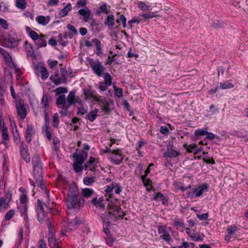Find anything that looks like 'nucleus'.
<instances>
[{
  "label": "nucleus",
  "instance_id": "nucleus-1",
  "mask_svg": "<svg viewBox=\"0 0 248 248\" xmlns=\"http://www.w3.org/2000/svg\"><path fill=\"white\" fill-rule=\"evenodd\" d=\"M118 202L116 200L109 201L108 200V213H106L104 217H102L104 222L103 228L105 232L107 234L108 232L109 223L108 221V219L107 218V217L112 216L115 218H121L124 217V213L122 209L118 205Z\"/></svg>",
  "mask_w": 248,
  "mask_h": 248
},
{
  "label": "nucleus",
  "instance_id": "nucleus-2",
  "mask_svg": "<svg viewBox=\"0 0 248 248\" xmlns=\"http://www.w3.org/2000/svg\"><path fill=\"white\" fill-rule=\"evenodd\" d=\"M84 200L81 197L78 198L76 187H70L66 200V205L68 209H79L84 206Z\"/></svg>",
  "mask_w": 248,
  "mask_h": 248
},
{
  "label": "nucleus",
  "instance_id": "nucleus-3",
  "mask_svg": "<svg viewBox=\"0 0 248 248\" xmlns=\"http://www.w3.org/2000/svg\"><path fill=\"white\" fill-rule=\"evenodd\" d=\"M32 162L34 166L33 175L35 179L39 181L42 180V164L38 155H34L32 157Z\"/></svg>",
  "mask_w": 248,
  "mask_h": 248
},
{
  "label": "nucleus",
  "instance_id": "nucleus-4",
  "mask_svg": "<svg viewBox=\"0 0 248 248\" xmlns=\"http://www.w3.org/2000/svg\"><path fill=\"white\" fill-rule=\"evenodd\" d=\"M56 103L57 107L61 109L59 113L63 116L67 115L69 107L65 96L63 94L59 96L56 99Z\"/></svg>",
  "mask_w": 248,
  "mask_h": 248
},
{
  "label": "nucleus",
  "instance_id": "nucleus-5",
  "mask_svg": "<svg viewBox=\"0 0 248 248\" xmlns=\"http://www.w3.org/2000/svg\"><path fill=\"white\" fill-rule=\"evenodd\" d=\"M89 63L93 71L98 77H102L105 73V68L98 60H92L90 61Z\"/></svg>",
  "mask_w": 248,
  "mask_h": 248
},
{
  "label": "nucleus",
  "instance_id": "nucleus-6",
  "mask_svg": "<svg viewBox=\"0 0 248 248\" xmlns=\"http://www.w3.org/2000/svg\"><path fill=\"white\" fill-rule=\"evenodd\" d=\"M83 222L82 218L76 217L71 220L65 221L63 224V227L66 232H70L74 230L81 223Z\"/></svg>",
  "mask_w": 248,
  "mask_h": 248
},
{
  "label": "nucleus",
  "instance_id": "nucleus-7",
  "mask_svg": "<svg viewBox=\"0 0 248 248\" xmlns=\"http://www.w3.org/2000/svg\"><path fill=\"white\" fill-rule=\"evenodd\" d=\"M18 43V40L16 39V34L15 33L11 32L10 34L2 40L1 44L5 47L11 48L16 46Z\"/></svg>",
  "mask_w": 248,
  "mask_h": 248
},
{
  "label": "nucleus",
  "instance_id": "nucleus-8",
  "mask_svg": "<svg viewBox=\"0 0 248 248\" xmlns=\"http://www.w3.org/2000/svg\"><path fill=\"white\" fill-rule=\"evenodd\" d=\"M78 14L80 16V18L85 22L90 23L93 21V15L88 7L80 9L78 11Z\"/></svg>",
  "mask_w": 248,
  "mask_h": 248
},
{
  "label": "nucleus",
  "instance_id": "nucleus-9",
  "mask_svg": "<svg viewBox=\"0 0 248 248\" xmlns=\"http://www.w3.org/2000/svg\"><path fill=\"white\" fill-rule=\"evenodd\" d=\"M124 157L121 150L117 149L116 150H113V152L110 155L109 158H110L111 161L115 164L119 165L123 161Z\"/></svg>",
  "mask_w": 248,
  "mask_h": 248
},
{
  "label": "nucleus",
  "instance_id": "nucleus-10",
  "mask_svg": "<svg viewBox=\"0 0 248 248\" xmlns=\"http://www.w3.org/2000/svg\"><path fill=\"white\" fill-rule=\"evenodd\" d=\"M46 224L47 225L50 236L48 237V242L50 247H55V245L57 243H59L60 241L59 240H57L55 238L53 237V234L52 232V230L51 227V221L49 218H47L46 220Z\"/></svg>",
  "mask_w": 248,
  "mask_h": 248
},
{
  "label": "nucleus",
  "instance_id": "nucleus-11",
  "mask_svg": "<svg viewBox=\"0 0 248 248\" xmlns=\"http://www.w3.org/2000/svg\"><path fill=\"white\" fill-rule=\"evenodd\" d=\"M17 113L19 117L21 119H24L26 115V110L25 108L23 101L21 99L19 100L16 103Z\"/></svg>",
  "mask_w": 248,
  "mask_h": 248
},
{
  "label": "nucleus",
  "instance_id": "nucleus-12",
  "mask_svg": "<svg viewBox=\"0 0 248 248\" xmlns=\"http://www.w3.org/2000/svg\"><path fill=\"white\" fill-rule=\"evenodd\" d=\"M208 186L207 184H204L199 186L193 190L192 196L199 197L201 196L204 192L208 191Z\"/></svg>",
  "mask_w": 248,
  "mask_h": 248
},
{
  "label": "nucleus",
  "instance_id": "nucleus-13",
  "mask_svg": "<svg viewBox=\"0 0 248 248\" xmlns=\"http://www.w3.org/2000/svg\"><path fill=\"white\" fill-rule=\"evenodd\" d=\"M20 147V153L23 159L26 163H29L30 161V157L27 146L23 142H22Z\"/></svg>",
  "mask_w": 248,
  "mask_h": 248
},
{
  "label": "nucleus",
  "instance_id": "nucleus-14",
  "mask_svg": "<svg viewBox=\"0 0 248 248\" xmlns=\"http://www.w3.org/2000/svg\"><path fill=\"white\" fill-rule=\"evenodd\" d=\"M75 95H76V91H72L68 94V95L67 97L66 101H67V104H68L69 108L71 105L78 102V98L76 97Z\"/></svg>",
  "mask_w": 248,
  "mask_h": 248
},
{
  "label": "nucleus",
  "instance_id": "nucleus-15",
  "mask_svg": "<svg viewBox=\"0 0 248 248\" xmlns=\"http://www.w3.org/2000/svg\"><path fill=\"white\" fill-rule=\"evenodd\" d=\"M98 160L95 158L91 157L89 160L85 164V168L92 171H93L95 167H96Z\"/></svg>",
  "mask_w": 248,
  "mask_h": 248
},
{
  "label": "nucleus",
  "instance_id": "nucleus-16",
  "mask_svg": "<svg viewBox=\"0 0 248 248\" xmlns=\"http://www.w3.org/2000/svg\"><path fill=\"white\" fill-rule=\"evenodd\" d=\"M50 79L56 85H59L62 83L65 84L67 83V79H64L62 77L61 78L59 77L58 74L51 75L50 77Z\"/></svg>",
  "mask_w": 248,
  "mask_h": 248
},
{
  "label": "nucleus",
  "instance_id": "nucleus-17",
  "mask_svg": "<svg viewBox=\"0 0 248 248\" xmlns=\"http://www.w3.org/2000/svg\"><path fill=\"white\" fill-rule=\"evenodd\" d=\"M34 134L33 126L32 124H28L26 133L25 138L28 142H30L31 140V136Z\"/></svg>",
  "mask_w": 248,
  "mask_h": 248
},
{
  "label": "nucleus",
  "instance_id": "nucleus-18",
  "mask_svg": "<svg viewBox=\"0 0 248 248\" xmlns=\"http://www.w3.org/2000/svg\"><path fill=\"white\" fill-rule=\"evenodd\" d=\"M46 37L45 35H41L34 41L35 44L38 47H45L46 46Z\"/></svg>",
  "mask_w": 248,
  "mask_h": 248
},
{
  "label": "nucleus",
  "instance_id": "nucleus-19",
  "mask_svg": "<svg viewBox=\"0 0 248 248\" xmlns=\"http://www.w3.org/2000/svg\"><path fill=\"white\" fill-rule=\"evenodd\" d=\"M93 43L95 44L96 48V54L98 56L102 54L103 53L102 47H101V41L97 38H94L92 40Z\"/></svg>",
  "mask_w": 248,
  "mask_h": 248
},
{
  "label": "nucleus",
  "instance_id": "nucleus-20",
  "mask_svg": "<svg viewBox=\"0 0 248 248\" xmlns=\"http://www.w3.org/2000/svg\"><path fill=\"white\" fill-rule=\"evenodd\" d=\"M26 30L28 34L34 41L37 40V39H38V37L40 36H39V35L36 32L33 30H31V28L29 27H27L26 28Z\"/></svg>",
  "mask_w": 248,
  "mask_h": 248
},
{
  "label": "nucleus",
  "instance_id": "nucleus-21",
  "mask_svg": "<svg viewBox=\"0 0 248 248\" xmlns=\"http://www.w3.org/2000/svg\"><path fill=\"white\" fill-rule=\"evenodd\" d=\"M36 21L40 24L46 25L49 22L50 18L48 16L45 17L43 16H40L36 17Z\"/></svg>",
  "mask_w": 248,
  "mask_h": 248
},
{
  "label": "nucleus",
  "instance_id": "nucleus-22",
  "mask_svg": "<svg viewBox=\"0 0 248 248\" xmlns=\"http://www.w3.org/2000/svg\"><path fill=\"white\" fill-rule=\"evenodd\" d=\"M108 13V8L107 4L105 2L100 3L97 11V13L100 14L102 13L107 14Z\"/></svg>",
  "mask_w": 248,
  "mask_h": 248
},
{
  "label": "nucleus",
  "instance_id": "nucleus-23",
  "mask_svg": "<svg viewBox=\"0 0 248 248\" xmlns=\"http://www.w3.org/2000/svg\"><path fill=\"white\" fill-rule=\"evenodd\" d=\"M18 210L19 211L21 215L23 217L24 220L28 219V216L27 215V207L26 204H20L18 207Z\"/></svg>",
  "mask_w": 248,
  "mask_h": 248
},
{
  "label": "nucleus",
  "instance_id": "nucleus-24",
  "mask_svg": "<svg viewBox=\"0 0 248 248\" xmlns=\"http://www.w3.org/2000/svg\"><path fill=\"white\" fill-rule=\"evenodd\" d=\"M99 105L101 106L102 110L105 112L108 113L110 111L109 104L106 99L101 101Z\"/></svg>",
  "mask_w": 248,
  "mask_h": 248
},
{
  "label": "nucleus",
  "instance_id": "nucleus-25",
  "mask_svg": "<svg viewBox=\"0 0 248 248\" xmlns=\"http://www.w3.org/2000/svg\"><path fill=\"white\" fill-rule=\"evenodd\" d=\"M98 112V109H94L93 111L90 112L88 115H86V119L91 122H93L96 119Z\"/></svg>",
  "mask_w": 248,
  "mask_h": 248
},
{
  "label": "nucleus",
  "instance_id": "nucleus-26",
  "mask_svg": "<svg viewBox=\"0 0 248 248\" xmlns=\"http://www.w3.org/2000/svg\"><path fill=\"white\" fill-rule=\"evenodd\" d=\"M179 153L176 151L172 149H168L167 151L164 153V156H168L169 157H175L178 155Z\"/></svg>",
  "mask_w": 248,
  "mask_h": 248
},
{
  "label": "nucleus",
  "instance_id": "nucleus-27",
  "mask_svg": "<svg viewBox=\"0 0 248 248\" xmlns=\"http://www.w3.org/2000/svg\"><path fill=\"white\" fill-rule=\"evenodd\" d=\"M0 53L3 56L7 62L10 63L12 59L9 54L4 49L0 47Z\"/></svg>",
  "mask_w": 248,
  "mask_h": 248
},
{
  "label": "nucleus",
  "instance_id": "nucleus-28",
  "mask_svg": "<svg viewBox=\"0 0 248 248\" xmlns=\"http://www.w3.org/2000/svg\"><path fill=\"white\" fill-rule=\"evenodd\" d=\"M71 4L70 3H68L67 4L66 6L60 12L59 15L62 17H64L67 15L68 12L71 11Z\"/></svg>",
  "mask_w": 248,
  "mask_h": 248
},
{
  "label": "nucleus",
  "instance_id": "nucleus-29",
  "mask_svg": "<svg viewBox=\"0 0 248 248\" xmlns=\"http://www.w3.org/2000/svg\"><path fill=\"white\" fill-rule=\"evenodd\" d=\"M10 202V199L8 197L1 198L0 199V206L4 208H6Z\"/></svg>",
  "mask_w": 248,
  "mask_h": 248
},
{
  "label": "nucleus",
  "instance_id": "nucleus-30",
  "mask_svg": "<svg viewBox=\"0 0 248 248\" xmlns=\"http://www.w3.org/2000/svg\"><path fill=\"white\" fill-rule=\"evenodd\" d=\"M153 199L155 200H160L163 204H165L168 202V200L165 196L160 192L157 193L153 198Z\"/></svg>",
  "mask_w": 248,
  "mask_h": 248
},
{
  "label": "nucleus",
  "instance_id": "nucleus-31",
  "mask_svg": "<svg viewBox=\"0 0 248 248\" xmlns=\"http://www.w3.org/2000/svg\"><path fill=\"white\" fill-rule=\"evenodd\" d=\"M94 191L92 188H85L82 189V194L86 198H89L91 197Z\"/></svg>",
  "mask_w": 248,
  "mask_h": 248
},
{
  "label": "nucleus",
  "instance_id": "nucleus-32",
  "mask_svg": "<svg viewBox=\"0 0 248 248\" xmlns=\"http://www.w3.org/2000/svg\"><path fill=\"white\" fill-rule=\"evenodd\" d=\"M234 87V85L228 82V81H224L221 82L219 85V88L222 90H226L228 89L232 88Z\"/></svg>",
  "mask_w": 248,
  "mask_h": 248
},
{
  "label": "nucleus",
  "instance_id": "nucleus-33",
  "mask_svg": "<svg viewBox=\"0 0 248 248\" xmlns=\"http://www.w3.org/2000/svg\"><path fill=\"white\" fill-rule=\"evenodd\" d=\"M95 177L93 176L92 177H85L83 179V183L87 186L92 185L95 181Z\"/></svg>",
  "mask_w": 248,
  "mask_h": 248
},
{
  "label": "nucleus",
  "instance_id": "nucleus-34",
  "mask_svg": "<svg viewBox=\"0 0 248 248\" xmlns=\"http://www.w3.org/2000/svg\"><path fill=\"white\" fill-rule=\"evenodd\" d=\"M38 219L39 222H43L46 218V214L44 211V209H41V210H38Z\"/></svg>",
  "mask_w": 248,
  "mask_h": 248
},
{
  "label": "nucleus",
  "instance_id": "nucleus-35",
  "mask_svg": "<svg viewBox=\"0 0 248 248\" xmlns=\"http://www.w3.org/2000/svg\"><path fill=\"white\" fill-rule=\"evenodd\" d=\"M114 18L112 15H109L108 16L106 20L104 22L106 25L113 26L114 25Z\"/></svg>",
  "mask_w": 248,
  "mask_h": 248
},
{
  "label": "nucleus",
  "instance_id": "nucleus-36",
  "mask_svg": "<svg viewBox=\"0 0 248 248\" xmlns=\"http://www.w3.org/2000/svg\"><path fill=\"white\" fill-rule=\"evenodd\" d=\"M105 83L108 86H110L112 84V78L108 73H104Z\"/></svg>",
  "mask_w": 248,
  "mask_h": 248
},
{
  "label": "nucleus",
  "instance_id": "nucleus-37",
  "mask_svg": "<svg viewBox=\"0 0 248 248\" xmlns=\"http://www.w3.org/2000/svg\"><path fill=\"white\" fill-rule=\"evenodd\" d=\"M94 92L89 90L84 91V95L86 99L93 98L94 97Z\"/></svg>",
  "mask_w": 248,
  "mask_h": 248
},
{
  "label": "nucleus",
  "instance_id": "nucleus-38",
  "mask_svg": "<svg viewBox=\"0 0 248 248\" xmlns=\"http://www.w3.org/2000/svg\"><path fill=\"white\" fill-rule=\"evenodd\" d=\"M42 131L48 140H50L52 135L48 130V126L46 124L44 125L42 128Z\"/></svg>",
  "mask_w": 248,
  "mask_h": 248
},
{
  "label": "nucleus",
  "instance_id": "nucleus-39",
  "mask_svg": "<svg viewBox=\"0 0 248 248\" xmlns=\"http://www.w3.org/2000/svg\"><path fill=\"white\" fill-rule=\"evenodd\" d=\"M56 95H59L62 93H66L68 92V90L66 88L64 87H59L56 88L54 91Z\"/></svg>",
  "mask_w": 248,
  "mask_h": 248
},
{
  "label": "nucleus",
  "instance_id": "nucleus-40",
  "mask_svg": "<svg viewBox=\"0 0 248 248\" xmlns=\"http://www.w3.org/2000/svg\"><path fill=\"white\" fill-rule=\"evenodd\" d=\"M41 105L42 107L45 109H46V108H48V99H47V97L46 95H44L43 96L42 100H41Z\"/></svg>",
  "mask_w": 248,
  "mask_h": 248
},
{
  "label": "nucleus",
  "instance_id": "nucleus-41",
  "mask_svg": "<svg viewBox=\"0 0 248 248\" xmlns=\"http://www.w3.org/2000/svg\"><path fill=\"white\" fill-rule=\"evenodd\" d=\"M116 186V183L113 182L110 185L106 186L105 191L107 193H110L113 191V190L114 188H115Z\"/></svg>",
  "mask_w": 248,
  "mask_h": 248
},
{
  "label": "nucleus",
  "instance_id": "nucleus-42",
  "mask_svg": "<svg viewBox=\"0 0 248 248\" xmlns=\"http://www.w3.org/2000/svg\"><path fill=\"white\" fill-rule=\"evenodd\" d=\"M146 175L141 176L142 181L145 186L150 187L152 185V181L148 178H146Z\"/></svg>",
  "mask_w": 248,
  "mask_h": 248
},
{
  "label": "nucleus",
  "instance_id": "nucleus-43",
  "mask_svg": "<svg viewBox=\"0 0 248 248\" xmlns=\"http://www.w3.org/2000/svg\"><path fill=\"white\" fill-rule=\"evenodd\" d=\"M26 2L24 0H17L16 1V6L20 9H24L26 8Z\"/></svg>",
  "mask_w": 248,
  "mask_h": 248
},
{
  "label": "nucleus",
  "instance_id": "nucleus-44",
  "mask_svg": "<svg viewBox=\"0 0 248 248\" xmlns=\"http://www.w3.org/2000/svg\"><path fill=\"white\" fill-rule=\"evenodd\" d=\"M140 16H141L145 19H148L153 17H156L157 16L156 15L155 13L153 12L151 13L143 14L141 15Z\"/></svg>",
  "mask_w": 248,
  "mask_h": 248
},
{
  "label": "nucleus",
  "instance_id": "nucleus-45",
  "mask_svg": "<svg viewBox=\"0 0 248 248\" xmlns=\"http://www.w3.org/2000/svg\"><path fill=\"white\" fill-rule=\"evenodd\" d=\"M196 147H197V145L195 143L190 144L188 145L185 146L187 151L188 153H193Z\"/></svg>",
  "mask_w": 248,
  "mask_h": 248
},
{
  "label": "nucleus",
  "instance_id": "nucleus-46",
  "mask_svg": "<svg viewBox=\"0 0 248 248\" xmlns=\"http://www.w3.org/2000/svg\"><path fill=\"white\" fill-rule=\"evenodd\" d=\"M59 123V115L56 113L53 116L52 125L54 127H58Z\"/></svg>",
  "mask_w": 248,
  "mask_h": 248
},
{
  "label": "nucleus",
  "instance_id": "nucleus-47",
  "mask_svg": "<svg viewBox=\"0 0 248 248\" xmlns=\"http://www.w3.org/2000/svg\"><path fill=\"white\" fill-rule=\"evenodd\" d=\"M207 133V131L205 129H198L195 130V135L196 136H206Z\"/></svg>",
  "mask_w": 248,
  "mask_h": 248
},
{
  "label": "nucleus",
  "instance_id": "nucleus-48",
  "mask_svg": "<svg viewBox=\"0 0 248 248\" xmlns=\"http://www.w3.org/2000/svg\"><path fill=\"white\" fill-rule=\"evenodd\" d=\"M236 227L234 226H230L227 229V232L228 233V234L229 236H232V235L234 234L235 232L237 231Z\"/></svg>",
  "mask_w": 248,
  "mask_h": 248
},
{
  "label": "nucleus",
  "instance_id": "nucleus-49",
  "mask_svg": "<svg viewBox=\"0 0 248 248\" xmlns=\"http://www.w3.org/2000/svg\"><path fill=\"white\" fill-rule=\"evenodd\" d=\"M41 72L42 74V78L43 79H46L48 78L49 73L46 68L44 67H41Z\"/></svg>",
  "mask_w": 248,
  "mask_h": 248
},
{
  "label": "nucleus",
  "instance_id": "nucleus-50",
  "mask_svg": "<svg viewBox=\"0 0 248 248\" xmlns=\"http://www.w3.org/2000/svg\"><path fill=\"white\" fill-rule=\"evenodd\" d=\"M225 25L226 24L223 21H217L216 22H214L213 27L217 29L218 28H224Z\"/></svg>",
  "mask_w": 248,
  "mask_h": 248
},
{
  "label": "nucleus",
  "instance_id": "nucleus-51",
  "mask_svg": "<svg viewBox=\"0 0 248 248\" xmlns=\"http://www.w3.org/2000/svg\"><path fill=\"white\" fill-rule=\"evenodd\" d=\"M2 138L4 140H7L9 139V135L8 134L7 128L5 127H2L1 128Z\"/></svg>",
  "mask_w": 248,
  "mask_h": 248
},
{
  "label": "nucleus",
  "instance_id": "nucleus-52",
  "mask_svg": "<svg viewBox=\"0 0 248 248\" xmlns=\"http://www.w3.org/2000/svg\"><path fill=\"white\" fill-rule=\"evenodd\" d=\"M74 169L77 172H80L83 170L82 164L74 162Z\"/></svg>",
  "mask_w": 248,
  "mask_h": 248
},
{
  "label": "nucleus",
  "instance_id": "nucleus-53",
  "mask_svg": "<svg viewBox=\"0 0 248 248\" xmlns=\"http://www.w3.org/2000/svg\"><path fill=\"white\" fill-rule=\"evenodd\" d=\"M160 237L164 241L167 242L169 244H170V242L171 241V238L169 232L164 235H161Z\"/></svg>",
  "mask_w": 248,
  "mask_h": 248
},
{
  "label": "nucleus",
  "instance_id": "nucleus-54",
  "mask_svg": "<svg viewBox=\"0 0 248 248\" xmlns=\"http://www.w3.org/2000/svg\"><path fill=\"white\" fill-rule=\"evenodd\" d=\"M138 6L142 10V11H147L149 9V6L146 5L144 2H139L138 3Z\"/></svg>",
  "mask_w": 248,
  "mask_h": 248
},
{
  "label": "nucleus",
  "instance_id": "nucleus-55",
  "mask_svg": "<svg viewBox=\"0 0 248 248\" xmlns=\"http://www.w3.org/2000/svg\"><path fill=\"white\" fill-rule=\"evenodd\" d=\"M173 223L175 226H179L182 228L185 227V225L183 221L180 220L178 219L175 218L173 220Z\"/></svg>",
  "mask_w": 248,
  "mask_h": 248
},
{
  "label": "nucleus",
  "instance_id": "nucleus-56",
  "mask_svg": "<svg viewBox=\"0 0 248 248\" xmlns=\"http://www.w3.org/2000/svg\"><path fill=\"white\" fill-rule=\"evenodd\" d=\"M84 162V158L81 155H76V161L75 163L83 164Z\"/></svg>",
  "mask_w": 248,
  "mask_h": 248
},
{
  "label": "nucleus",
  "instance_id": "nucleus-57",
  "mask_svg": "<svg viewBox=\"0 0 248 248\" xmlns=\"http://www.w3.org/2000/svg\"><path fill=\"white\" fill-rule=\"evenodd\" d=\"M158 232L159 234H161V235H164L169 232L167 231L166 227L162 226L158 227Z\"/></svg>",
  "mask_w": 248,
  "mask_h": 248
},
{
  "label": "nucleus",
  "instance_id": "nucleus-58",
  "mask_svg": "<svg viewBox=\"0 0 248 248\" xmlns=\"http://www.w3.org/2000/svg\"><path fill=\"white\" fill-rule=\"evenodd\" d=\"M87 0H79L78 1L76 7L78 9L80 7H86Z\"/></svg>",
  "mask_w": 248,
  "mask_h": 248
},
{
  "label": "nucleus",
  "instance_id": "nucleus-59",
  "mask_svg": "<svg viewBox=\"0 0 248 248\" xmlns=\"http://www.w3.org/2000/svg\"><path fill=\"white\" fill-rule=\"evenodd\" d=\"M108 87V86L103 82H99L98 83V89L102 92L105 91Z\"/></svg>",
  "mask_w": 248,
  "mask_h": 248
},
{
  "label": "nucleus",
  "instance_id": "nucleus-60",
  "mask_svg": "<svg viewBox=\"0 0 248 248\" xmlns=\"http://www.w3.org/2000/svg\"><path fill=\"white\" fill-rule=\"evenodd\" d=\"M0 25L1 27L5 30L8 29V24L7 23V21L1 18H0Z\"/></svg>",
  "mask_w": 248,
  "mask_h": 248
},
{
  "label": "nucleus",
  "instance_id": "nucleus-61",
  "mask_svg": "<svg viewBox=\"0 0 248 248\" xmlns=\"http://www.w3.org/2000/svg\"><path fill=\"white\" fill-rule=\"evenodd\" d=\"M27 201V197L25 193H22V195L20 196V202L21 203V204H26V203Z\"/></svg>",
  "mask_w": 248,
  "mask_h": 248
},
{
  "label": "nucleus",
  "instance_id": "nucleus-62",
  "mask_svg": "<svg viewBox=\"0 0 248 248\" xmlns=\"http://www.w3.org/2000/svg\"><path fill=\"white\" fill-rule=\"evenodd\" d=\"M115 94L118 97H121L123 96V92L122 89L120 88H117L114 87Z\"/></svg>",
  "mask_w": 248,
  "mask_h": 248
},
{
  "label": "nucleus",
  "instance_id": "nucleus-63",
  "mask_svg": "<svg viewBox=\"0 0 248 248\" xmlns=\"http://www.w3.org/2000/svg\"><path fill=\"white\" fill-rule=\"evenodd\" d=\"M14 215V211L13 210L9 211L5 216L6 220L10 219Z\"/></svg>",
  "mask_w": 248,
  "mask_h": 248
},
{
  "label": "nucleus",
  "instance_id": "nucleus-64",
  "mask_svg": "<svg viewBox=\"0 0 248 248\" xmlns=\"http://www.w3.org/2000/svg\"><path fill=\"white\" fill-rule=\"evenodd\" d=\"M0 10L2 12L7 11L8 10V5L4 2H1L0 4Z\"/></svg>",
  "mask_w": 248,
  "mask_h": 248
}]
</instances>
